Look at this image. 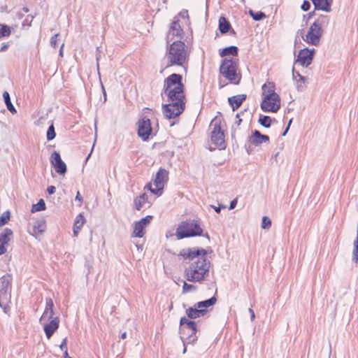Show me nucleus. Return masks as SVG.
Returning <instances> with one entry per match:
<instances>
[{
    "label": "nucleus",
    "mask_w": 358,
    "mask_h": 358,
    "mask_svg": "<svg viewBox=\"0 0 358 358\" xmlns=\"http://www.w3.org/2000/svg\"><path fill=\"white\" fill-rule=\"evenodd\" d=\"M148 200V196L145 193L142 194L134 200V205L136 210H140Z\"/></svg>",
    "instance_id": "obj_30"
},
{
    "label": "nucleus",
    "mask_w": 358,
    "mask_h": 358,
    "mask_svg": "<svg viewBox=\"0 0 358 358\" xmlns=\"http://www.w3.org/2000/svg\"><path fill=\"white\" fill-rule=\"evenodd\" d=\"M207 311L208 310L206 309H199L194 305V307H190L187 308L185 313L189 318L196 319L204 316L206 314Z\"/></svg>",
    "instance_id": "obj_20"
},
{
    "label": "nucleus",
    "mask_w": 358,
    "mask_h": 358,
    "mask_svg": "<svg viewBox=\"0 0 358 358\" xmlns=\"http://www.w3.org/2000/svg\"><path fill=\"white\" fill-rule=\"evenodd\" d=\"M168 180L169 172L164 169H159L153 182V185L155 186V188H152L150 185L149 189L150 192L155 194H161L164 186Z\"/></svg>",
    "instance_id": "obj_7"
},
{
    "label": "nucleus",
    "mask_w": 358,
    "mask_h": 358,
    "mask_svg": "<svg viewBox=\"0 0 358 358\" xmlns=\"http://www.w3.org/2000/svg\"><path fill=\"white\" fill-rule=\"evenodd\" d=\"M46 225L45 222L44 220H38L36 221L34 225L32 227V231L30 234L36 237L39 235H41L45 230Z\"/></svg>",
    "instance_id": "obj_24"
},
{
    "label": "nucleus",
    "mask_w": 358,
    "mask_h": 358,
    "mask_svg": "<svg viewBox=\"0 0 358 358\" xmlns=\"http://www.w3.org/2000/svg\"><path fill=\"white\" fill-rule=\"evenodd\" d=\"M249 14L252 17V19L255 21H259V20H262L263 18L266 17V15L262 11L254 12L253 10H250Z\"/></svg>",
    "instance_id": "obj_35"
},
{
    "label": "nucleus",
    "mask_w": 358,
    "mask_h": 358,
    "mask_svg": "<svg viewBox=\"0 0 358 358\" xmlns=\"http://www.w3.org/2000/svg\"><path fill=\"white\" fill-rule=\"evenodd\" d=\"M164 93L167 96L168 103L162 106L164 115L172 119L179 116L185 108V95L182 76L173 73L164 81Z\"/></svg>",
    "instance_id": "obj_1"
},
{
    "label": "nucleus",
    "mask_w": 358,
    "mask_h": 358,
    "mask_svg": "<svg viewBox=\"0 0 358 358\" xmlns=\"http://www.w3.org/2000/svg\"><path fill=\"white\" fill-rule=\"evenodd\" d=\"M90 155H91V153H90V154L88 155V156H87V159H89V157H90Z\"/></svg>",
    "instance_id": "obj_64"
},
{
    "label": "nucleus",
    "mask_w": 358,
    "mask_h": 358,
    "mask_svg": "<svg viewBox=\"0 0 358 358\" xmlns=\"http://www.w3.org/2000/svg\"><path fill=\"white\" fill-rule=\"evenodd\" d=\"M292 77L294 80L299 78V80H301L303 83H305L306 78L301 76L299 72L295 71L294 69H292Z\"/></svg>",
    "instance_id": "obj_43"
},
{
    "label": "nucleus",
    "mask_w": 358,
    "mask_h": 358,
    "mask_svg": "<svg viewBox=\"0 0 358 358\" xmlns=\"http://www.w3.org/2000/svg\"><path fill=\"white\" fill-rule=\"evenodd\" d=\"M352 261L356 264L358 262V239L354 241V250L352 252Z\"/></svg>",
    "instance_id": "obj_41"
},
{
    "label": "nucleus",
    "mask_w": 358,
    "mask_h": 358,
    "mask_svg": "<svg viewBox=\"0 0 358 358\" xmlns=\"http://www.w3.org/2000/svg\"><path fill=\"white\" fill-rule=\"evenodd\" d=\"M237 62L234 59L225 58L223 59L220 73L231 83L238 85L241 80V75L237 73Z\"/></svg>",
    "instance_id": "obj_6"
},
{
    "label": "nucleus",
    "mask_w": 358,
    "mask_h": 358,
    "mask_svg": "<svg viewBox=\"0 0 358 358\" xmlns=\"http://www.w3.org/2000/svg\"><path fill=\"white\" fill-rule=\"evenodd\" d=\"M10 220V212L6 211L0 216V227L5 225Z\"/></svg>",
    "instance_id": "obj_39"
},
{
    "label": "nucleus",
    "mask_w": 358,
    "mask_h": 358,
    "mask_svg": "<svg viewBox=\"0 0 358 358\" xmlns=\"http://www.w3.org/2000/svg\"><path fill=\"white\" fill-rule=\"evenodd\" d=\"M61 350L64 351V352H67V338H64L59 346Z\"/></svg>",
    "instance_id": "obj_47"
},
{
    "label": "nucleus",
    "mask_w": 358,
    "mask_h": 358,
    "mask_svg": "<svg viewBox=\"0 0 358 358\" xmlns=\"http://www.w3.org/2000/svg\"><path fill=\"white\" fill-rule=\"evenodd\" d=\"M80 230V229H77L76 227H73V235H74V236H78Z\"/></svg>",
    "instance_id": "obj_58"
},
{
    "label": "nucleus",
    "mask_w": 358,
    "mask_h": 358,
    "mask_svg": "<svg viewBox=\"0 0 358 358\" xmlns=\"http://www.w3.org/2000/svg\"><path fill=\"white\" fill-rule=\"evenodd\" d=\"M96 52H97V53L96 55V61H97V69H99V60L100 57H101L100 53H99V48H97Z\"/></svg>",
    "instance_id": "obj_51"
},
{
    "label": "nucleus",
    "mask_w": 358,
    "mask_h": 358,
    "mask_svg": "<svg viewBox=\"0 0 358 358\" xmlns=\"http://www.w3.org/2000/svg\"><path fill=\"white\" fill-rule=\"evenodd\" d=\"M10 292H0V307L2 308L3 311L8 315H9L10 311Z\"/></svg>",
    "instance_id": "obj_18"
},
{
    "label": "nucleus",
    "mask_w": 358,
    "mask_h": 358,
    "mask_svg": "<svg viewBox=\"0 0 358 358\" xmlns=\"http://www.w3.org/2000/svg\"><path fill=\"white\" fill-rule=\"evenodd\" d=\"M138 135L143 141H147L152 133L150 119L143 117L138 121Z\"/></svg>",
    "instance_id": "obj_13"
},
{
    "label": "nucleus",
    "mask_w": 358,
    "mask_h": 358,
    "mask_svg": "<svg viewBox=\"0 0 358 358\" xmlns=\"http://www.w3.org/2000/svg\"><path fill=\"white\" fill-rule=\"evenodd\" d=\"M0 284H1L0 292H10L11 277L10 275H3L0 279Z\"/></svg>",
    "instance_id": "obj_25"
},
{
    "label": "nucleus",
    "mask_w": 358,
    "mask_h": 358,
    "mask_svg": "<svg viewBox=\"0 0 358 358\" xmlns=\"http://www.w3.org/2000/svg\"><path fill=\"white\" fill-rule=\"evenodd\" d=\"M45 209V203L44 200L41 199L39 200V201L37 203L33 204L32 208H31V212L32 213L38 212V211L43 210Z\"/></svg>",
    "instance_id": "obj_34"
},
{
    "label": "nucleus",
    "mask_w": 358,
    "mask_h": 358,
    "mask_svg": "<svg viewBox=\"0 0 358 358\" xmlns=\"http://www.w3.org/2000/svg\"><path fill=\"white\" fill-rule=\"evenodd\" d=\"M262 89L263 91V97L266 96H273L274 97V100L276 99V97H280L279 95L275 92V85L272 82L264 84Z\"/></svg>",
    "instance_id": "obj_21"
},
{
    "label": "nucleus",
    "mask_w": 358,
    "mask_h": 358,
    "mask_svg": "<svg viewBox=\"0 0 358 358\" xmlns=\"http://www.w3.org/2000/svg\"><path fill=\"white\" fill-rule=\"evenodd\" d=\"M294 80L296 81V83L297 90L299 91H302L305 87L304 83H303L301 80H299V78L296 79Z\"/></svg>",
    "instance_id": "obj_46"
},
{
    "label": "nucleus",
    "mask_w": 358,
    "mask_h": 358,
    "mask_svg": "<svg viewBox=\"0 0 358 358\" xmlns=\"http://www.w3.org/2000/svg\"><path fill=\"white\" fill-rule=\"evenodd\" d=\"M126 338H127V333L126 332L122 333L121 335V338L125 339Z\"/></svg>",
    "instance_id": "obj_61"
},
{
    "label": "nucleus",
    "mask_w": 358,
    "mask_h": 358,
    "mask_svg": "<svg viewBox=\"0 0 358 358\" xmlns=\"http://www.w3.org/2000/svg\"><path fill=\"white\" fill-rule=\"evenodd\" d=\"M182 34H183V31H182L181 26L179 23L178 17H175L174 20L171 23L169 30V32H168L167 43H169V40H171L170 39L171 36H177V37H179L181 38Z\"/></svg>",
    "instance_id": "obj_16"
},
{
    "label": "nucleus",
    "mask_w": 358,
    "mask_h": 358,
    "mask_svg": "<svg viewBox=\"0 0 358 358\" xmlns=\"http://www.w3.org/2000/svg\"><path fill=\"white\" fill-rule=\"evenodd\" d=\"M187 48L184 42L174 41L171 44L166 55L167 66H182L187 59Z\"/></svg>",
    "instance_id": "obj_4"
},
{
    "label": "nucleus",
    "mask_w": 358,
    "mask_h": 358,
    "mask_svg": "<svg viewBox=\"0 0 358 358\" xmlns=\"http://www.w3.org/2000/svg\"><path fill=\"white\" fill-rule=\"evenodd\" d=\"M178 239H182L188 237L203 236V229L200 224L195 220H187L182 222L178 227L176 232ZM210 239L208 234L203 235Z\"/></svg>",
    "instance_id": "obj_5"
},
{
    "label": "nucleus",
    "mask_w": 358,
    "mask_h": 358,
    "mask_svg": "<svg viewBox=\"0 0 358 358\" xmlns=\"http://www.w3.org/2000/svg\"><path fill=\"white\" fill-rule=\"evenodd\" d=\"M242 122V120L239 117V114H236V120L234 123V125L232 127V136H234L238 130V127L241 124Z\"/></svg>",
    "instance_id": "obj_40"
},
{
    "label": "nucleus",
    "mask_w": 358,
    "mask_h": 358,
    "mask_svg": "<svg viewBox=\"0 0 358 358\" xmlns=\"http://www.w3.org/2000/svg\"><path fill=\"white\" fill-rule=\"evenodd\" d=\"M301 9H302L303 10H304V11H307V10H308L310 9V2H309L308 1H307V0H305V1L303 2V3H302V5H301Z\"/></svg>",
    "instance_id": "obj_45"
},
{
    "label": "nucleus",
    "mask_w": 358,
    "mask_h": 358,
    "mask_svg": "<svg viewBox=\"0 0 358 358\" xmlns=\"http://www.w3.org/2000/svg\"><path fill=\"white\" fill-rule=\"evenodd\" d=\"M63 47H64V43L62 45L60 50H59V55L61 57H63Z\"/></svg>",
    "instance_id": "obj_59"
},
{
    "label": "nucleus",
    "mask_w": 358,
    "mask_h": 358,
    "mask_svg": "<svg viewBox=\"0 0 358 358\" xmlns=\"http://www.w3.org/2000/svg\"><path fill=\"white\" fill-rule=\"evenodd\" d=\"M206 250L203 248H187L180 252L179 256L191 262L184 272L187 281L201 282L208 275L210 262L206 258Z\"/></svg>",
    "instance_id": "obj_2"
},
{
    "label": "nucleus",
    "mask_w": 358,
    "mask_h": 358,
    "mask_svg": "<svg viewBox=\"0 0 358 358\" xmlns=\"http://www.w3.org/2000/svg\"><path fill=\"white\" fill-rule=\"evenodd\" d=\"M324 31L310 25L303 40L308 44L317 46L320 44Z\"/></svg>",
    "instance_id": "obj_11"
},
{
    "label": "nucleus",
    "mask_w": 358,
    "mask_h": 358,
    "mask_svg": "<svg viewBox=\"0 0 358 358\" xmlns=\"http://www.w3.org/2000/svg\"><path fill=\"white\" fill-rule=\"evenodd\" d=\"M249 312L250 313V319L251 320H253L255 317V313L252 308H249Z\"/></svg>",
    "instance_id": "obj_54"
},
{
    "label": "nucleus",
    "mask_w": 358,
    "mask_h": 358,
    "mask_svg": "<svg viewBox=\"0 0 358 358\" xmlns=\"http://www.w3.org/2000/svg\"><path fill=\"white\" fill-rule=\"evenodd\" d=\"M76 200L79 201L80 203L83 202V197L80 195L79 192H77V194H76Z\"/></svg>",
    "instance_id": "obj_52"
},
{
    "label": "nucleus",
    "mask_w": 358,
    "mask_h": 358,
    "mask_svg": "<svg viewBox=\"0 0 358 358\" xmlns=\"http://www.w3.org/2000/svg\"><path fill=\"white\" fill-rule=\"evenodd\" d=\"M292 119L289 121L288 125H287V128L285 129V131L283 132L282 136H285L286 135L287 132L289 130V126H290V124L292 123Z\"/></svg>",
    "instance_id": "obj_56"
},
{
    "label": "nucleus",
    "mask_w": 358,
    "mask_h": 358,
    "mask_svg": "<svg viewBox=\"0 0 358 358\" xmlns=\"http://www.w3.org/2000/svg\"><path fill=\"white\" fill-rule=\"evenodd\" d=\"M356 239H358V223H357V238Z\"/></svg>",
    "instance_id": "obj_63"
},
{
    "label": "nucleus",
    "mask_w": 358,
    "mask_h": 358,
    "mask_svg": "<svg viewBox=\"0 0 358 358\" xmlns=\"http://www.w3.org/2000/svg\"><path fill=\"white\" fill-rule=\"evenodd\" d=\"M216 302H217V298L215 296H213L207 300L196 303L195 306L199 308V309L207 310L206 309L207 308L213 306L214 304H215Z\"/></svg>",
    "instance_id": "obj_26"
},
{
    "label": "nucleus",
    "mask_w": 358,
    "mask_h": 358,
    "mask_svg": "<svg viewBox=\"0 0 358 358\" xmlns=\"http://www.w3.org/2000/svg\"><path fill=\"white\" fill-rule=\"evenodd\" d=\"M6 252L5 245L0 244V255L4 254Z\"/></svg>",
    "instance_id": "obj_50"
},
{
    "label": "nucleus",
    "mask_w": 358,
    "mask_h": 358,
    "mask_svg": "<svg viewBox=\"0 0 358 358\" xmlns=\"http://www.w3.org/2000/svg\"><path fill=\"white\" fill-rule=\"evenodd\" d=\"M245 94H238L229 97L228 99V101L229 105L232 107V110L234 111L241 106L242 103L245 100Z\"/></svg>",
    "instance_id": "obj_22"
},
{
    "label": "nucleus",
    "mask_w": 358,
    "mask_h": 358,
    "mask_svg": "<svg viewBox=\"0 0 358 358\" xmlns=\"http://www.w3.org/2000/svg\"><path fill=\"white\" fill-rule=\"evenodd\" d=\"M54 303L51 298L45 299V308L39 322L43 325L46 337L50 339L55 331L59 328V319L54 317Z\"/></svg>",
    "instance_id": "obj_3"
},
{
    "label": "nucleus",
    "mask_w": 358,
    "mask_h": 358,
    "mask_svg": "<svg viewBox=\"0 0 358 358\" xmlns=\"http://www.w3.org/2000/svg\"><path fill=\"white\" fill-rule=\"evenodd\" d=\"M3 97L4 99V101L6 103V106L7 107V109L12 113L15 114L17 113V110L13 103H11L10 94L8 92L5 91L3 93Z\"/></svg>",
    "instance_id": "obj_29"
},
{
    "label": "nucleus",
    "mask_w": 358,
    "mask_h": 358,
    "mask_svg": "<svg viewBox=\"0 0 358 358\" xmlns=\"http://www.w3.org/2000/svg\"><path fill=\"white\" fill-rule=\"evenodd\" d=\"M50 162L55 167V171L60 175H64L66 172V166L62 160L59 152L55 151L50 157Z\"/></svg>",
    "instance_id": "obj_14"
},
{
    "label": "nucleus",
    "mask_w": 358,
    "mask_h": 358,
    "mask_svg": "<svg viewBox=\"0 0 358 358\" xmlns=\"http://www.w3.org/2000/svg\"><path fill=\"white\" fill-rule=\"evenodd\" d=\"M180 324L181 326L180 330L182 334H184L186 331H187L189 338H192V340L191 341L192 342H194L197 340V337L196 336L197 325L195 322L189 320L184 317L180 319Z\"/></svg>",
    "instance_id": "obj_10"
},
{
    "label": "nucleus",
    "mask_w": 358,
    "mask_h": 358,
    "mask_svg": "<svg viewBox=\"0 0 358 358\" xmlns=\"http://www.w3.org/2000/svg\"><path fill=\"white\" fill-rule=\"evenodd\" d=\"M249 141L253 145L259 146L263 143H268L269 141V136L262 134L259 131L255 130L252 131V135L249 136Z\"/></svg>",
    "instance_id": "obj_17"
},
{
    "label": "nucleus",
    "mask_w": 358,
    "mask_h": 358,
    "mask_svg": "<svg viewBox=\"0 0 358 358\" xmlns=\"http://www.w3.org/2000/svg\"><path fill=\"white\" fill-rule=\"evenodd\" d=\"M315 10H321L325 12H330L331 10V6L332 0H311Z\"/></svg>",
    "instance_id": "obj_19"
},
{
    "label": "nucleus",
    "mask_w": 358,
    "mask_h": 358,
    "mask_svg": "<svg viewBox=\"0 0 358 358\" xmlns=\"http://www.w3.org/2000/svg\"><path fill=\"white\" fill-rule=\"evenodd\" d=\"M59 36V34H55L51 38H50V45L52 47L55 48L57 45V38Z\"/></svg>",
    "instance_id": "obj_44"
},
{
    "label": "nucleus",
    "mask_w": 358,
    "mask_h": 358,
    "mask_svg": "<svg viewBox=\"0 0 358 358\" xmlns=\"http://www.w3.org/2000/svg\"><path fill=\"white\" fill-rule=\"evenodd\" d=\"M271 122H272L271 118L267 115L261 117L259 120V124L266 128H268L271 127Z\"/></svg>",
    "instance_id": "obj_36"
},
{
    "label": "nucleus",
    "mask_w": 358,
    "mask_h": 358,
    "mask_svg": "<svg viewBox=\"0 0 358 358\" xmlns=\"http://www.w3.org/2000/svg\"><path fill=\"white\" fill-rule=\"evenodd\" d=\"M179 15L183 18L188 17L187 11L186 10V11L181 12V13H180Z\"/></svg>",
    "instance_id": "obj_55"
},
{
    "label": "nucleus",
    "mask_w": 358,
    "mask_h": 358,
    "mask_svg": "<svg viewBox=\"0 0 358 358\" xmlns=\"http://www.w3.org/2000/svg\"><path fill=\"white\" fill-rule=\"evenodd\" d=\"M280 97H276L274 101V97L266 96L263 97L261 108L264 112L276 113L280 108Z\"/></svg>",
    "instance_id": "obj_9"
},
{
    "label": "nucleus",
    "mask_w": 358,
    "mask_h": 358,
    "mask_svg": "<svg viewBox=\"0 0 358 358\" xmlns=\"http://www.w3.org/2000/svg\"><path fill=\"white\" fill-rule=\"evenodd\" d=\"M271 220L266 216L263 217L262 222V227L263 229H268L271 227Z\"/></svg>",
    "instance_id": "obj_42"
},
{
    "label": "nucleus",
    "mask_w": 358,
    "mask_h": 358,
    "mask_svg": "<svg viewBox=\"0 0 358 358\" xmlns=\"http://www.w3.org/2000/svg\"><path fill=\"white\" fill-rule=\"evenodd\" d=\"M212 207L214 208L215 211L217 213H219L220 212V210L222 208H224L223 206H212Z\"/></svg>",
    "instance_id": "obj_53"
},
{
    "label": "nucleus",
    "mask_w": 358,
    "mask_h": 358,
    "mask_svg": "<svg viewBox=\"0 0 358 358\" xmlns=\"http://www.w3.org/2000/svg\"><path fill=\"white\" fill-rule=\"evenodd\" d=\"M220 55L221 57H225L227 55L236 56L238 55V48L234 45L225 48L220 52Z\"/></svg>",
    "instance_id": "obj_31"
},
{
    "label": "nucleus",
    "mask_w": 358,
    "mask_h": 358,
    "mask_svg": "<svg viewBox=\"0 0 358 358\" xmlns=\"http://www.w3.org/2000/svg\"><path fill=\"white\" fill-rule=\"evenodd\" d=\"M236 204H237L236 199H234L233 201H231L230 203L229 209L230 210L234 209L236 207Z\"/></svg>",
    "instance_id": "obj_49"
},
{
    "label": "nucleus",
    "mask_w": 358,
    "mask_h": 358,
    "mask_svg": "<svg viewBox=\"0 0 358 358\" xmlns=\"http://www.w3.org/2000/svg\"><path fill=\"white\" fill-rule=\"evenodd\" d=\"M329 16L325 15H320L317 20L312 24L313 27L324 31V29L327 27L329 24Z\"/></svg>",
    "instance_id": "obj_23"
},
{
    "label": "nucleus",
    "mask_w": 358,
    "mask_h": 358,
    "mask_svg": "<svg viewBox=\"0 0 358 358\" xmlns=\"http://www.w3.org/2000/svg\"><path fill=\"white\" fill-rule=\"evenodd\" d=\"M13 234V231L10 229L5 228L3 231L0 234V244L6 245L10 241V236Z\"/></svg>",
    "instance_id": "obj_28"
},
{
    "label": "nucleus",
    "mask_w": 358,
    "mask_h": 358,
    "mask_svg": "<svg viewBox=\"0 0 358 358\" xmlns=\"http://www.w3.org/2000/svg\"><path fill=\"white\" fill-rule=\"evenodd\" d=\"M315 52V50L314 48L308 49L306 48L301 50L297 56L296 62L303 66H308L313 62Z\"/></svg>",
    "instance_id": "obj_12"
},
{
    "label": "nucleus",
    "mask_w": 358,
    "mask_h": 358,
    "mask_svg": "<svg viewBox=\"0 0 358 358\" xmlns=\"http://www.w3.org/2000/svg\"><path fill=\"white\" fill-rule=\"evenodd\" d=\"M211 124L213 126V129L211 132L212 142L215 145L220 146L222 149H224L225 148L224 135V132L221 129L220 122L217 120H213Z\"/></svg>",
    "instance_id": "obj_8"
},
{
    "label": "nucleus",
    "mask_w": 358,
    "mask_h": 358,
    "mask_svg": "<svg viewBox=\"0 0 358 358\" xmlns=\"http://www.w3.org/2000/svg\"><path fill=\"white\" fill-rule=\"evenodd\" d=\"M8 48V44H4L0 48V52H5L6 50H7Z\"/></svg>",
    "instance_id": "obj_57"
},
{
    "label": "nucleus",
    "mask_w": 358,
    "mask_h": 358,
    "mask_svg": "<svg viewBox=\"0 0 358 358\" xmlns=\"http://www.w3.org/2000/svg\"><path fill=\"white\" fill-rule=\"evenodd\" d=\"M85 222V218L82 213L78 214L74 221L73 227L81 229Z\"/></svg>",
    "instance_id": "obj_33"
},
{
    "label": "nucleus",
    "mask_w": 358,
    "mask_h": 358,
    "mask_svg": "<svg viewBox=\"0 0 358 358\" xmlns=\"http://www.w3.org/2000/svg\"><path fill=\"white\" fill-rule=\"evenodd\" d=\"M101 87H102L103 92L104 100L106 101V91H105V89H104V87L103 85H101Z\"/></svg>",
    "instance_id": "obj_60"
},
{
    "label": "nucleus",
    "mask_w": 358,
    "mask_h": 358,
    "mask_svg": "<svg viewBox=\"0 0 358 358\" xmlns=\"http://www.w3.org/2000/svg\"><path fill=\"white\" fill-rule=\"evenodd\" d=\"M183 345H184V349H183L182 353L185 354L187 351V348H186L185 343L184 341H183Z\"/></svg>",
    "instance_id": "obj_62"
},
{
    "label": "nucleus",
    "mask_w": 358,
    "mask_h": 358,
    "mask_svg": "<svg viewBox=\"0 0 358 358\" xmlns=\"http://www.w3.org/2000/svg\"><path fill=\"white\" fill-rule=\"evenodd\" d=\"M231 28L230 23L224 17H220L219 19V29L222 34L227 33Z\"/></svg>",
    "instance_id": "obj_27"
},
{
    "label": "nucleus",
    "mask_w": 358,
    "mask_h": 358,
    "mask_svg": "<svg viewBox=\"0 0 358 358\" xmlns=\"http://www.w3.org/2000/svg\"><path fill=\"white\" fill-rule=\"evenodd\" d=\"M152 220V215H147L140 221L134 224L133 236L142 238L144 235V229L150 224Z\"/></svg>",
    "instance_id": "obj_15"
},
{
    "label": "nucleus",
    "mask_w": 358,
    "mask_h": 358,
    "mask_svg": "<svg viewBox=\"0 0 358 358\" xmlns=\"http://www.w3.org/2000/svg\"><path fill=\"white\" fill-rule=\"evenodd\" d=\"M48 141L53 140L56 136V133L55 131V127L53 124H52L48 129L46 134Z\"/></svg>",
    "instance_id": "obj_38"
},
{
    "label": "nucleus",
    "mask_w": 358,
    "mask_h": 358,
    "mask_svg": "<svg viewBox=\"0 0 358 358\" xmlns=\"http://www.w3.org/2000/svg\"><path fill=\"white\" fill-rule=\"evenodd\" d=\"M11 30L10 27L6 24H0V38L8 37L10 35Z\"/></svg>",
    "instance_id": "obj_32"
},
{
    "label": "nucleus",
    "mask_w": 358,
    "mask_h": 358,
    "mask_svg": "<svg viewBox=\"0 0 358 358\" xmlns=\"http://www.w3.org/2000/svg\"><path fill=\"white\" fill-rule=\"evenodd\" d=\"M197 289V287L192 284H188L186 282H183L182 285V294H186L192 291H195Z\"/></svg>",
    "instance_id": "obj_37"
},
{
    "label": "nucleus",
    "mask_w": 358,
    "mask_h": 358,
    "mask_svg": "<svg viewBox=\"0 0 358 358\" xmlns=\"http://www.w3.org/2000/svg\"><path fill=\"white\" fill-rule=\"evenodd\" d=\"M55 190H56V188L55 186H49L47 189V191L48 192L49 194H52L55 192Z\"/></svg>",
    "instance_id": "obj_48"
}]
</instances>
